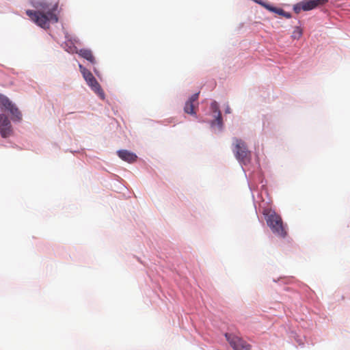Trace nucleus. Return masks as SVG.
I'll return each mask as SVG.
<instances>
[{
  "label": "nucleus",
  "instance_id": "nucleus-10",
  "mask_svg": "<svg viewBox=\"0 0 350 350\" xmlns=\"http://www.w3.org/2000/svg\"><path fill=\"white\" fill-rule=\"evenodd\" d=\"M118 157L124 161L133 163L137 160V155L126 150H120L118 151Z\"/></svg>",
  "mask_w": 350,
  "mask_h": 350
},
{
  "label": "nucleus",
  "instance_id": "nucleus-16",
  "mask_svg": "<svg viewBox=\"0 0 350 350\" xmlns=\"http://www.w3.org/2000/svg\"><path fill=\"white\" fill-rule=\"evenodd\" d=\"M215 122L217 124V125L219 126V127H221L222 125H223V123H222V117H221V113H219L217 115H215Z\"/></svg>",
  "mask_w": 350,
  "mask_h": 350
},
{
  "label": "nucleus",
  "instance_id": "nucleus-12",
  "mask_svg": "<svg viewBox=\"0 0 350 350\" xmlns=\"http://www.w3.org/2000/svg\"><path fill=\"white\" fill-rule=\"evenodd\" d=\"M196 105V104L187 100L184 107V111L188 114H191V115L196 114V111H195Z\"/></svg>",
  "mask_w": 350,
  "mask_h": 350
},
{
  "label": "nucleus",
  "instance_id": "nucleus-11",
  "mask_svg": "<svg viewBox=\"0 0 350 350\" xmlns=\"http://www.w3.org/2000/svg\"><path fill=\"white\" fill-rule=\"evenodd\" d=\"M264 8H266L267 10H268L270 12L276 13V14H279L280 16H284V17H285L286 18H291V13L285 12L282 8H275V7H273V6H272L271 5H264Z\"/></svg>",
  "mask_w": 350,
  "mask_h": 350
},
{
  "label": "nucleus",
  "instance_id": "nucleus-18",
  "mask_svg": "<svg viewBox=\"0 0 350 350\" xmlns=\"http://www.w3.org/2000/svg\"><path fill=\"white\" fill-rule=\"evenodd\" d=\"M226 113H230V109L229 107H228L226 109Z\"/></svg>",
  "mask_w": 350,
  "mask_h": 350
},
{
  "label": "nucleus",
  "instance_id": "nucleus-4",
  "mask_svg": "<svg viewBox=\"0 0 350 350\" xmlns=\"http://www.w3.org/2000/svg\"><path fill=\"white\" fill-rule=\"evenodd\" d=\"M328 0H303L293 5V11L299 14L301 11L307 12L323 5Z\"/></svg>",
  "mask_w": 350,
  "mask_h": 350
},
{
  "label": "nucleus",
  "instance_id": "nucleus-14",
  "mask_svg": "<svg viewBox=\"0 0 350 350\" xmlns=\"http://www.w3.org/2000/svg\"><path fill=\"white\" fill-rule=\"evenodd\" d=\"M211 108L212 111L217 115L219 113H221L219 109V105L216 101H213L211 105Z\"/></svg>",
  "mask_w": 350,
  "mask_h": 350
},
{
  "label": "nucleus",
  "instance_id": "nucleus-6",
  "mask_svg": "<svg viewBox=\"0 0 350 350\" xmlns=\"http://www.w3.org/2000/svg\"><path fill=\"white\" fill-rule=\"evenodd\" d=\"M225 337L234 350H250L252 346L243 338L232 334H225Z\"/></svg>",
  "mask_w": 350,
  "mask_h": 350
},
{
  "label": "nucleus",
  "instance_id": "nucleus-2",
  "mask_svg": "<svg viewBox=\"0 0 350 350\" xmlns=\"http://www.w3.org/2000/svg\"><path fill=\"white\" fill-rule=\"evenodd\" d=\"M267 226L272 232L278 237L284 238L287 234L286 226L284 224L280 215L270 208H265L262 211Z\"/></svg>",
  "mask_w": 350,
  "mask_h": 350
},
{
  "label": "nucleus",
  "instance_id": "nucleus-15",
  "mask_svg": "<svg viewBox=\"0 0 350 350\" xmlns=\"http://www.w3.org/2000/svg\"><path fill=\"white\" fill-rule=\"evenodd\" d=\"M198 95H199V93H196V94H193L190 98L188 100V101L191 102V103H193L196 105H198Z\"/></svg>",
  "mask_w": 350,
  "mask_h": 350
},
{
  "label": "nucleus",
  "instance_id": "nucleus-8",
  "mask_svg": "<svg viewBox=\"0 0 350 350\" xmlns=\"http://www.w3.org/2000/svg\"><path fill=\"white\" fill-rule=\"evenodd\" d=\"M12 133L11 123L5 114H0V134L2 137L6 138Z\"/></svg>",
  "mask_w": 350,
  "mask_h": 350
},
{
  "label": "nucleus",
  "instance_id": "nucleus-17",
  "mask_svg": "<svg viewBox=\"0 0 350 350\" xmlns=\"http://www.w3.org/2000/svg\"><path fill=\"white\" fill-rule=\"evenodd\" d=\"M255 2H256L257 3L261 5L262 7H264V5H269L266 2H263L261 0H254Z\"/></svg>",
  "mask_w": 350,
  "mask_h": 350
},
{
  "label": "nucleus",
  "instance_id": "nucleus-9",
  "mask_svg": "<svg viewBox=\"0 0 350 350\" xmlns=\"http://www.w3.org/2000/svg\"><path fill=\"white\" fill-rule=\"evenodd\" d=\"M68 51L70 53H76L79 54L81 57L88 60L92 65H94L96 62L92 51L90 49H82L80 50H77L76 47H74L70 48V50Z\"/></svg>",
  "mask_w": 350,
  "mask_h": 350
},
{
  "label": "nucleus",
  "instance_id": "nucleus-7",
  "mask_svg": "<svg viewBox=\"0 0 350 350\" xmlns=\"http://www.w3.org/2000/svg\"><path fill=\"white\" fill-rule=\"evenodd\" d=\"M0 107L9 111L13 120L20 121L22 115L18 109L5 96H0Z\"/></svg>",
  "mask_w": 350,
  "mask_h": 350
},
{
  "label": "nucleus",
  "instance_id": "nucleus-3",
  "mask_svg": "<svg viewBox=\"0 0 350 350\" xmlns=\"http://www.w3.org/2000/svg\"><path fill=\"white\" fill-rule=\"evenodd\" d=\"M233 144V152L236 159L241 163H248L251 160V152L248 150L245 142L241 139L234 138Z\"/></svg>",
  "mask_w": 350,
  "mask_h": 350
},
{
  "label": "nucleus",
  "instance_id": "nucleus-5",
  "mask_svg": "<svg viewBox=\"0 0 350 350\" xmlns=\"http://www.w3.org/2000/svg\"><path fill=\"white\" fill-rule=\"evenodd\" d=\"M79 69L88 85L100 97L104 98V92L92 72L81 64L79 65Z\"/></svg>",
  "mask_w": 350,
  "mask_h": 350
},
{
  "label": "nucleus",
  "instance_id": "nucleus-1",
  "mask_svg": "<svg viewBox=\"0 0 350 350\" xmlns=\"http://www.w3.org/2000/svg\"><path fill=\"white\" fill-rule=\"evenodd\" d=\"M34 7L37 9L36 11L27 10L26 14L39 27L48 29L50 23L58 22V17L55 14L57 9V3L52 4L45 1H41L37 2Z\"/></svg>",
  "mask_w": 350,
  "mask_h": 350
},
{
  "label": "nucleus",
  "instance_id": "nucleus-13",
  "mask_svg": "<svg viewBox=\"0 0 350 350\" xmlns=\"http://www.w3.org/2000/svg\"><path fill=\"white\" fill-rule=\"evenodd\" d=\"M303 34V31L299 27H295L293 33H292V38L294 40H299Z\"/></svg>",
  "mask_w": 350,
  "mask_h": 350
}]
</instances>
